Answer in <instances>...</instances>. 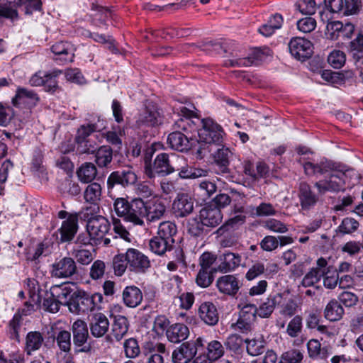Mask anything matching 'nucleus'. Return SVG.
I'll list each match as a JSON object with an SVG mask.
<instances>
[{
    "label": "nucleus",
    "mask_w": 363,
    "mask_h": 363,
    "mask_svg": "<svg viewBox=\"0 0 363 363\" xmlns=\"http://www.w3.org/2000/svg\"><path fill=\"white\" fill-rule=\"evenodd\" d=\"M304 172L308 176L318 178L324 176L325 179L314 184L318 193L324 194L327 191L337 192L344 189V185L348 179L359 181V175L353 169H346L340 164L328 160H322L319 163L306 162L303 164Z\"/></svg>",
    "instance_id": "1"
},
{
    "label": "nucleus",
    "mask_w": 363,
    "mask_h": 363,
    "mask_svg": "<svg viewBox=\"0 0 363 363\" xmlns=\"http://www.w3.org/2000/svg\"><path fill=\"white\" fill-rule=\"evenodd\" d=\"M181 113L184 118H181L175 122L174 126L176 130L168 135L167 143L173 150L179 152H186L191 149L193 145L196 143V141L194 139L189 138L188 135L182 133L181 130L187 133L191 128L190 118H191L194 113L192 111L186 107L181 108Z\"/></svg>",
    "instance_id": "2"
},
{
    "label": "nucleus",
    "mask_w": 363,
    "mask_h": 363,
    "mask_svg": "<svg viewBox=\"0 0 363 363\" xmlns=\"http://www.w3.org/2000/svg\"><path fill=\"white\" fill-rule=\"evenodd\" d=\"M179 155L175 153H160L153 163L146 164L145 173L150 179L156 176L165 177L174 172L175 166Z\"/></svg>",
    "instance_id": "3"
},
{
    "label": "nucleus",
    "mask_w": 363,
    "mask_h": 363,
    "mask_svg": "<svg viewBox=\"0 0 363 363\" xmlns=\"http://www.w3.org/2000/svg\"><path fill=\"white\" fill-rule=\"evenodd\" d=\"M102 296L99 294L90 295L84 291H76L70 295L67 306L72 313H87L96 308V300L100 302Z\"/></svg>",
    "instance_id": "4"
},
{
    "label": "nucleus",
    "mask_w": 363,
    "mask_h": 363,
    "mask_svg": "<svg viewBox=\"0 0 363 363\" xmlns=\"http://www.w3.org/2000/svg\"><path fill=\"white\" fill-rule=\"evenodd\" d=\"M202 128L198 134L201 141L208 145H220L223 143L225 132L220 125L210 118H203Z\"/></svg>",
    "instance_id": "5"
},
{
    "label": "nucleus",
    "mask_w": 363,
    "mask_h": 363,
    "mask_svg": "<svg viewBox=\"0 0 363 363\" xmlns=\"http://www.w3.org/2000/svg\"><path fill=\"white\" fill-rule=\"evenodd\" d=\"M125 259L130 271L144 273L150 267L149 258L138 250L129 248L125 253Z\"/></svg>",
    "instance_id": "6"
},
{
    "label": "nucleus",
    "mask_w": 363,
    "mask_h": 363,
    "mask_svg": "<svg viewBox=\"0 0 363 363\" xmlns=\"http://www.w3.org/2000/svg\"><path fill=\"white\" fill-rule=\"evenodd\" d=\"M138 180V177L132 168H126L113 172L107 179L108 189H112L115 185L123 187L131 186Z\"/></svg>",
    "instance_id": "7"
},
{
    "label": "nucleus",
    "mask_w": 363,
    "mask_h": 363,
    "mask_svg": "<svg viewBox=\"0 0 363 363\" xmlns=\"http://www.w3.org/2000/svg\"><path fill=\"white\" fill-rule=\"evenodd\" d=\"M61 73V70H53L50 72L39 70L31 76L29 84L33 86L45 85L48 91H54L57 87V82L55 78Z\"/></svg>",
    "instance_id": "8"
},
{
    "label": "nucleus",
    "mask_w": 363,
    "mask_h": 363,
    "mask_svg": "<svg viewBox=\"0 0 363 363\" xmlns=\"http://www.w3.org/2000/svg\"><path fill=\"white\" fill-rule=\"evenodd\" d=\"M231 156L232 152L228 147H222L215 152L213 154L214 169L217 174L223 176L227 179L230 178V170L228 166Z\"/></svg>",
    "instance_id": "9"
},
{
    "label": "nucleus",
    "mask_w": 363,
    "mask_h": 363,
    "mask_svg": "<svg viewBox=\"0 0 363 363\" xmlns=\"http://www.w3.org/2000/svg\"><path fill=\"white\" fill-rule=\"evenodd\" d=\"M162 123V116L157 106L152 103L146 104L143 111L139 115L137 125L141 128L143 126L154 127Z\"/></svg>",
    "instance_id": "10"
},
{
    "label": "nucleus",
    "mask_w": 363,
    "mask_h": 363,
    "mask_svg": "<svg viewBox=\"0 0 363 363\" xmlns=\"http://www.w3.org/2000/svg\"><path fill=\"white\" fill-rule=\"evenodd\" d=\"M111 228L109 221L104 216L95 217L86 223L88 235L94 241H99L108 233Z\"/></svg>",
    "instance_id": "11"
},
{
    "label": "nucleus",
    "mask_w": 363,
    "mask_h": 363,
    "mask_svg": "<svg viewBox=\"0 0 363 363\" xmlns=\"http://www.w3.org/2000/svg\"><path fill=\"white\" fill-rule=\"evenodd\" d=\"M128 207V212L124 219L135 225H143V219L146 213L145 202L140 198L133 199L130 201Z\"/></svg>",
    "instance_id": "12"
},
{
    "label": "nucleus",
    "mask_w": 363,
    "mask_h": 363,
    "mask_svg": "<svg viewBox=\"0 0 363 363\" xmlns=\"http://www.w3.org/2000/svg\"><path fill=\"white\" fill-rule=\"evenodd\" d=\"M242 257L239 254L226 251L219 255L218 264L215 267L214 271L221 273L233 272L240 265Z\"/></svg>",
    "instance_id": "13"
},
{
    "label": "nucleus",
    "mask_w": 363,
    "mask_h": 363,
    "mask_svg": "<svg viewBox=\"0 0 363 363\" xmlns=\"http://www.w3.org/2000/svg\"><path fill=\"white\" fill-rule=\"evenodd\" d=\"M196 344L191 341L183 342L172 352L173 363H189L196 354Z\"/></svg>",
    "instance_id": "14"
},
{
    "label": "nucleus",
    "mask_w": 363,
    "mask_h": 363,
    "mask_svg": "<svg viewBox=\"0 0 363 363\" xmlns=\"http://www.w3.org/2000/svg\"><path fill=\"white\" fill-rule=\"evenodd\" d=\"M77 272V266L71 257H64L52 264V274L59 278H68Z\"/></svg>",
    "instance_id": "15"
},
{
    "label": "nucleus",
    "mask_w": 363,
    "mask_h": 363,
    "mask_svg": "<svg viewBox=\"0 0 363 363\" xmlns=\"http://www.w3.org/2000/svg\"><path fill=\"white\" fill-rule=\"evenodd\" d=\"M199 219L207 228H215L222 221L223 216L218 208L206 206L199 212Z\"/></svg>",
    "instance_id": "16"
},
{
    "label": "nucleus",
    "mask_w": 363,
    "mask_h": 363,
    "mask_svg": "<svg viewBox=\"0 0 363 363\" xmlns=\"http://www.w3.org/2000/svg\"><path fill=\"white\" fill-rule=\"evenodd\" d=\"M218 291L224 294L234 296L239 290V281L234 275H223L216 281Z\"/></svg>",
    "instance_id": "17"
},
{
    "label": "nucleus",
    "mask_w": 363,
    "mask_h": 363,
    "mask_svg": "<svg viewBox=\"0 0 363 363\" xmlns=\"http://www.w3.org/2000/svg\"><path fill=\"white\" fill-rule=\"evenodd\" d=\"M146 213L145 218L148 223H155L162 219L166 213V206L160 200L145 203Z\"/></svg>",
    "instance_id": "18"
},
{
    "label": "nucleus",
    "mask_w": 363,
    "mask_h": 363,
    "mask_svg": "<svg viewBox=\"0 0 363 363\" xmlns=\"http://www.w3.org/2000/svg\"><path fill=\"white\" fill-rule=\"evenodd\" d=\"M173 209L178 216L185 217L194 210V199L186 194H179L173 202Z\"/></svg>",
    "instance_id": "19"
},
{
    "label": "nucleus",
    "mask_w": 363,
    "mask_h": 363,
    "mask_svg": "<svg viewBox=\"0 0 363 363\" xmlns=\"http://www.w3.org/2000/svg\"><path fill=\"white\" fill-rule=\"evenodd\" d=\"M108 328L109 321L107 317L101 313H95L90 323L91 335L95 337H101L108 332Z\"/></svg>",
    "instance_id": "20"
},
{
    "label": "nucleus",
    "mask_w": 363,
    "mask_h": 363,
    "mask_svg": "<svg viewBox=\"0 0 363 363\" xmlns=\"http://www.w3.org/2000/svg\"><path fill=\"white\" fill-rule=\"evenodd\" d=\"M77 218L75 216H69L67 220L62 223L60 228L58 230L62 242L71 241L77 232Z\"/></svg>",
    "instance_id": "21"
},
{
    "label": "nucleus",
    "mask_w": 363,
    "mask_h": 363,
    "mask_svg": "<svg viewBox=\"0 0 363 363\" xmlns=\"http://www.w3.org/2000/svg\"><path fill=\"white\" fill-rule=\"evenodd\" d=\"M71 329L73 335L74 345L77 347L83 346L89 337L86 323L81 319H78L73 323Z\"/></svg>",
    "instance_id": "22"
},
{
    "label": "nucleus",
    "mask_w": 363,
    "mask_h": 363,
    "mask_svg": "<svg viewBox=\"0 0 363 363\" xmlns=\"http://www.w3.org/2000/svg\"><path fill=\"white\" fill-rule=\"evenodd\" d=\"M272 55V51L269 47H255L253 48L250 56L240 60L239 65L243 66H251L257 65L260 62L264 61L268 57Z\"/></svg>",
    "instance_id": "23"
},
{
    "label": "nucleus",
    "mask_w": 363,
    "mask_h": 363,
    "mask_svg": "<svg viewBox=\"0 0 363 363\" xmlns=\"http://www.w3.org/2000/svg\"><path fill=\"white\" fill-rule=\"evenodd\" d=\"M199 315L201 319L208 325H216L219 320L217 308L211 302L201 303L199 308Z\"/></svg>",
    "instance_id": "24"
},
{
    "label": "nucleus",
    "mask_w": 363,
    "mask_h": 363,
    "mask_svg": "<svg viewBox=\"0 0 363 363\" xmlns=\"http://www.w3.org/2000/svg\"><path fill=\"white\" fill-rule=\"evenodd\" d=\"M124 304L129 308L139 306L143 298L141 290L135 286H126L122 294Z\"/></svg>",
    "instance_id": "25"
},
{
    "label": "nucleus",
    "mask_w": 363,
    "mask_h": 363,
    "mask_svg": "<svg viewBox=\"0 0 363 363\" xmlns=\"http://www.w3.org/2000/svg\"><path fill=\"white\" fill-rule=\"evenodd\" d=\"M189 335V330L186 325L182 323H175L166 330V336L168 340L172 343H179L186 340Z\"/></svg>",
    "instance_id": "26"
},
{
    "label": "nucleus",
    "mask_w": 363,
    "mask_h": 363,
    "mask_svg": "<svg viewBox=\"0 0 363 363\" xmlns=\"http://www.w3.org/2000/svg\"><path fill=\"white\" fill-rule=\"evenodd\" d=\"M298 197L303 209L311 208L316 203L318 200L311 186L306 182L300 183Z\"/></svg>",
    "instance_id": "27"
},
{
    "label": "nucleus",
    "mask_w": 363,
    "mask_h": 363,
    "mask_svg": "<svg viewBox=\"0 0 363 363\" xmlns=\"http://www.w3.org/2000/svg\"><path fill=\"white\" fill-rule=\"evenodd\" d=\"M38 101L36 93L26 88H18L16 96L12 100L14 105L23 104L28 106L35 105Z\"/></svg>",
    "instance_id": "28"
},
{
    "label": "nucleus",
    "mask_w": 363,
    "mask_h": 363,
    "mask_svg": "<svg viewBox=\"0 0 363 363\" xmlns=\"http://www.w3.org/2000/svg\"><path fill=\"white\" fill-rule=\"evenodd\" d=\"M128 320L123 315H116L112 325V335L116 341L121 340L128 330Z\"/></svg>",
    "instance_id": "29"
},
{
    "label": "nucleus",
    "mask_w": 363,
    "mask_h": 363,
    "mask_svg": "<svg viewBox=\"0 0 363 363\" xmlns=\"http://www.w3.org/2000/svg\"><path fill=\"white\" fill-rule=\"evenodd\" d=\"M95 153V162L99 167H108L113 159V150L110 146H101Z\"/></svg>",
    "instance_id": "30"
},
{
    "label": "nucleus",
    "mask_w": 363,
    "mask_h": 363,
    "mask_svg": "<svg viewBox=\"0 0 363 363\" xmlns=\"http://www.w3.org/2000/svg\"><path fill=\"white\" fill-rule=\"evenodd\" d=\"M43 340V337L40 332H29L26 338V351L27 354L30 355L32 352L38 350L41 347Z\"/></svg>",
    "instance_id": "31"
},
{
    "label": "nucleus",
    "mask_w": 363,
    "mask_h": 363,
    "mask_svg": "<svg viewBox=\"0 0 363 363\" xmlns=\"http://www.w3.org/2000/svg\"><path fill=\"white\" fill-rule=\"evenodd\" d=\"M101 186L97 182H91L85 189L84 198L91 204H98L101 198Z\"/></svg>",
    "instance_id": "32"
},
{
    "label": "nucleus",
    "mask_w": 363,
    "mask_h": 363,
    "mask_svg": "<svg viewBox=\"0 0 363 363\" xmlns=\"http://www.w3.org/2000/svg\"><path fill=\"white\" fill-rule=\"evenodd\" d=\"M150 250L157 255H163L172 248V243L159 236L152 238L149 242Z\"/></svg>",
    "instance_id": "33"
},
{
    "label": "nucleus",
    "mask_w": 363,
    "mask_h": 363,
    "mask_svg": "<svg viewBox=\"0 0 363 363\" xmlns=\"http://www.w3.org/2000/svg\"><path fill=\"white\" fill-rule=\"evenodd\" d=\"M344 313V309L341 304L336 300L330 301L326 306L324 314L326 319L330 321L340 320Z\"/></svg>",
    "instance_id": "34"
},
{
    "label": "nucleus",
    "mask_w": 363,
    "mask_h": 363,
    "mask_svg": "<svg viewBox=\"0 0 363 363\" xmlns=\"http://www.w3.org/2000/svg\"><path fill=\"white\" fill-rule=\"evenodd\" d=\"M308 357L313 359H324L328 356V350L322 347L320 342L315 339H311L307 342Z\"/></svg>",
    "instance_id": "35"
},
{
    "label": "nucleus",
    "mask_w": 363,
    "mask_h": 363,
    "mask_svg": "<svg viewBox=\"0 0 363 363\" xmlns=\"http://www.w3.org/2000/svg\"><path fill=\"white\" fill-rule=\"evenodd\" d=\"M79 179L84 183L91 182L96 176L97 170L94 164L86 162L77 172Z\"/></svg>",
    "instance_id": "36"
},
{
    "label": "nucleus",
    "mask_w": 363,
    "mask_h": 363,
    "mask_svg": "<svg viewBox=\"0 0 363 363\" xmlns=\"http://www.w3.org/2000/svg\"><path fill=\"white\" fill-rule=\"evenodd\" d=\"M281 298L280 294H277L273 297H269L263 302L259 308H257V315L261 318H268L271 315L277 304L279 303V300Z\"/></svg>",
    "instance_id": "37"
},
{
    "label": "nucleus",
    "mask_w": 363,
    "mask_h": 363,
    "mask_svg": "<svg viewBox=\"0 0 363 363\" xmlns=\"http://www.w3.org/2000/svg\"><path fill=\"white\" fill-rule=\"evenodd\" d=\"M177 231V225L171 221H164L160 223L157 230V236L174 243V235Z\"/></svg>",
    "instance_id": "38"
},
{
    "label": "nucleus",
    "mask_w": 363,
    "mask_h": 363,
    "mask_svg": "<svg viewBox=\"0 0 363 363\" xmlns=\"http://www.w3.org/2000/svg\"><path fill=\"white\" fill-rule=\"evenodd\" d=\"M101 128L95 123H88L86 125H82L77 130L76 136V142L82 141L87 140L90 138H95L93 133L96 131H99Z\"/></svg>",
    "instance_id": "39"
},
{
    "label": "nucleus",
    "mask_w": 363,
    "mask_h": 363,
    "mask_svg": "<svg viewBox=\"0 0 363 363\" xmlns=\"http://www.w3.org/2000/svg\"><path fill=\"white\" fill-rule=\"evenodd\" d=\"M303 319L297 315L288 323L286 329V334L291 337H298L302 332Z\"/></svg>",
    "instance_id": "40"
},
{
    "label": "nucleus",
    "mask_w": 363,
    "mask_h": 363,
    "mask_svg": "<svg viewBox=\"0 0 363 363\" xmlns=\"http://www.w3.org/2000/svg\"><path fill=\"white\" fill-rule=\"evenodd\" d=\"M291 56L299 61H305L313 53V47H287Z\"/></svg>",
    "instance_id": "41"
},
{
    "label": "nucleus",
    "mask_w": 363,
    "mask_h": 363,
    "mask_svg": "<svg viewBox=\"0 0 363 363\" xmlns=\"http://www.w3.org/2000/svg\"><path fill=\"white\" fill-rule=\"evenodd\" d=\"M51 296L57 298L60 304L67 305L69 301L68 296L70 295V290L66 286L55 285L50 288Z\"/></svg>",
    "instance_id": "42"
},
{
    "label": "nucleus",
    "mask_w": 363,
    "mask_h": 363,
    "mask_svg": "<svg viewBox=\"0 0 363 363\" xmlns=\"http://www.w3.org/2000/svg\"><path fill=\"white\" fill-rule=\"evenodd\" d=\"M332 29L337 32L339 37L350 39L354 30V26L351 23L343 25L342 23L336 21L332 24Z\"/></svg>",
    "instance_id": "43"
},
{
    "label": "nucleus",
    "mask_w": 363,
    "mask_h": 363,
    "mask_svg": "<svg viewBox=\"0 0 363 363\" xmlns=\"http://www.w3.org/2000/svg\"><path fill=\"white\" fill-rule=\"evenodd\" d=\"M324 272L318 268H312L303 278L301 285L309 287L318 283L323 276Z\"/></svg>",
    "instance_id": "44"
},
{
    "label": "nucleus",
    "mask_w": 363,
    "mask_h": 363,
    "mask_svg": "<svg viewBox=\"0 0 363 363\" xmlns=\"http://www.w3.org/2000/svg\"><path fill=\"white\" fill-rule=\"evenodd\" d=\"M56 343L62 352H69L71 350V334L67 330L60 331L55 337Z\"/></svg>",
    "instance_id": "45"
},
{
    "label": "nucleus",
    "mask_w": 363,
    "mask_h": 363,
    "mask_svg": "<svg viewBox=\"0 0 363 363\" xmlns=\"http://www.w3.org/2000/svg\"><path fill=\"white\" fill-rule=\"evenodd\" d=\"M179 172V177L182 179H191L192 167L187 164L186 158L179 155L177 162L174 172Z\"/></svg>",
    "instance_id": "46"
},
{
    "label": "nucleus",
    "mask_w": 363,
    "mask_h": 363,
    "mask_svg": "<svg viewBox=\"0 0 363 363\" xmlns=\"http://www.w3.org/2000/svg\"><path fill=\"white\" fill-rule=\"evenodd\" d=\"M246 347L247 353L251 356L261 354L264 349V343L262 339L246 340Z\"/></svg>",
    "instance_id": "47"
},
{
    "label": "nucleus",
    "mask_w": 363,
    "mask_h": 363,
    "mask_svg": "<svg viewBox=\"0 0 363 363\" xmlns=\"http://www.w3.org/2000/svg\"><path fill=\"white\" fill-rule=\"evenodd\" d=\"M72 255L82 264H89L93 259L91 252L85 248L74 247Z\"/></svg>",
    "instance_id": "48"
},
{
    "label": "nucleus",
    "mask_w": 363,
    "mask_h": 363,
    "mask_svg": "<svg viewBox=\"0 0 363 363\" xmlns=\"http://www.w3.org/2000/svg\"><path fill=\"white\" fill-rule=\"evenodd\" d=\"M18 17V12L13 5L7 0H0V18H6L13 20Z\"/></svg>",
    "instance_id": "49"
},
{
    "label": "nucleus",
    "mask_w": 363,
    "mask_h": 363,
    "mask_svg": "<svg viewBox=\"0 0 363 363\" xmlns=\"http://www.w3.org/2000/svg\"><path fill=\"white\" fill-rule=\"evenodd\" d=\"M279 359L284 363H301L303 359V354L300 350L292 349L282 353Z\"/></svg>",
    "instance_id": "50"
},
{
    "label": "nucleus",
    "mask_w": 363,
    "mask_h": 363,
    "mask_svg": "<svg viewBox=\"0 0 363 363\" xmlns=\"http://www.w3.org/2000/svg\"><path fill=\"white\" fill-rule=\"evenodd\" d=\"M77 150L81 154H93L97 150L95 138L77 142Z\"/></svg>",
    "instance_id": "51"
},
{
    "label": "nucleus",
    "mask_w": 363,
    "mask_h": 363,
    "mask_svg": "<svg viewBox=\"0 0 363 363\" xmlns=\"http://www.w3.org/2000/svg\"><path fill=\"white\" fill-rule=\"evenodd\" d=\"M345 54L340 50H334L328 57V63L335 69L342 67L345 65Z\"/></svg>",
    "instance_id": "52"
},
{
    "label": "nucleus",
    "mask_w": 363,
    "mask_h": 363,
    "mask_svg": "<svg viewBox=\"0 0 363 363\" xmlns=\"http://www.w3.org/2000/svg\"><path fill=\"white\" fill-rule=\"evenodd\" d=\"M208 355L213 360H217L224 354V347L222 344L217 341L213 340L208 344Z\"/></svg>",
    "instance_id": "53"
},
{
    "label": "nucleus",
    "mask_w": 363,
    "mask_h": 363,
    "mask_svg": "<svg viewBox=\"0 0 363 363\" xmlns=\"http://www.w3.org/2000/svg\"><path fill=\"white\" fill-rule=\"evenodd\" d=\"M265 272V265L263 262L259 261L255 262L251 267L249 268L248 271L245 274V278L248 281L253 280L260 276L261 274H264Z\"/></svg>",
    "instance_id": "54"
},
{
    "label": "nucleus",
    "mask_w": 363,
    "mask_h": 363,
    "mask_svg": "<svg viewBox=\"0 0 363 363\" xmlns=\"http://www.w3.org/2000/svg\"><path fill=\"white\" fill-rule=\"evenodd\" d=\"M255 213L258 217H267L274 216L277 213L275 207L270 203L262 202L259 206L253 208Z\"/></svg>",
    "instance_id": "55"
},
{
    "label": "nucleus",
    "mask_w": 363,
    "mask_h": 363,
    "mask_svg": "<svg viewBox=\"0 0 363 363\" xmlns=\"http://www.w3.org/2000/svg\"><path fill=\"white\" fill-rule=\"evenodd\" d=\"M359 223L352 218H345L338 227V230L342 234H350L357 230Z\"/></svg>",
    "instance_id": "56"
},
{
    "label": "nucleus",
    "mask_w": 363,
    "mask_h": 363,
    "mask_svg": "<svg viewBox=\"0 0 363 363\" xmlns=\"http://www.w3.org/2000/svg\"><path fill=\"white\" fill-rule=\"evenodd\" d=\"M214 272L212 271L200 269L196 279V284L203 288H206L209 286L213 280V274Z\"/></svg>",
    "instance_id": "57"
},
{
    "label": "nucleus",
    "mask_w": 363,
    "mask_h": 363,
    "mask_svg": "<svg viewBox=\"0 0 363 363\" xmlns=\"http://www.w3.org/2000/svg\"><path fill=\"white\" fill-rule=\"evenodd\" d=\"M113 267L114 273L117 276H121L128 267V264L125 259V255H118L114 257L113 260Z\"/></svg>",
    "instance_id": "58"
},
{
    "label": "nucleus",
    "mask_w": 363,
    "mask_h": 363,
    "mask_svg": "<svg viewBox=\"0 0 363 363\" xmlns=\"http://www.w3.org/2000/svg\"><path fill=\"white\" fill-rule=\"evenodd\" d=\"M205 225L199 219V216L189 219L188 222L189 233L194 236H199L205 230Z\"/></svg>",
    "instance_id": "59"
},
{
    "label": "nucleus",
    "mask_w": 363,
    "mask_h": 363,
    "mask_svg": "<svg viewBox=\"0 0 363 363\" xmlns=\"http://www.w3.org/2000/svg\"><path fill=\"white\" fill-rule=\"evenodd\" d=\"M323 285L325 288L329 289H335L338 284L339 276L337 270L331 272L329 267L328 271L324 272L323 274Z\"/></svg>",
    "instance_id": "60"
},
{
    "label": "nucleus",
    "mask_w": 363,
    "mask_h": 363,
    "mask_svg": "<svg viewBox=\"0 0 363 363\" xmlns=\"http://www.w3.org/2000/svg\"><path fill=\"white\" fill-rule=\"evenodd\" d=\"M65 74L66 79L69 82L77 84H84L86 83L85 78L81 71L77 68L67 69L65 70Z\"/></svg>",
    "instance_id": "61"
},
{
    "label": "nucleus",
    "mask_w": 363,
    "mask_h": 363,
    "mask_svg": "<svg viewBox=\"0 0 363 363\" xmlns=\"http://www.w3.org/2000/svg\"><path fill=\"white\" fill-rule=\"evenodd\" d=\"M93 206H87L84 208L79 212V217L82 220H84V221L88 223L89 220H91L93 218H95V217H101V216L97 215V213L99 211V206L98 204H92Z\"/></svg>",
    "instance_id": "62"
},
{
    "label": "nucleus",
    "mask_w": 363,
    "mask_h": 363,
    "mask_svg": "<svg viewBox=\"0 0 363 363\" xmlns=\"http://www.w3.org/2000/svg\"><path fill=\"white\" fill-rule=\"evenodd\" d=\"M44 298L43 306V308L50 313H57L60 309V303L56 298L51 296V292H47Z\"/></svg>",
    "instance_id": "63"
},
{
    "label": "nucleus",
    "mask_w": 363,
    "mask_h": 363,
    "mask_svg": "<svg viewBox=\"0 0 363 363\" xmlns=\"http://www.w3.org/2000/svg\"><path fill=\"white\" fill-rule=\"evenodd\" d=\"M362 7L360 0H344L343 14L354 15L359 12Z\"/></svg>",
    "instance_id": "64"
}]
</instances>
